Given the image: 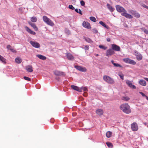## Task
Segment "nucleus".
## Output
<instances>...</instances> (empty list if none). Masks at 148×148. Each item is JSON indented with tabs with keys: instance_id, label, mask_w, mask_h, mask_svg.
I'll return each mask as SVG.
<instances>
[{
	"instance_id": "c9c22d12",
	"label": "nucleus",
	"mask_w": 148,
	"mask_h": 148,
	"mask_svg": "<svg viewBox=\"0 0 148 148\" xmlns=\"http://www.w3.org/2000/svg\"><path fill=\"white\" fill-rule=\"evenodd\" d=\"M99 47L100 48L103 49L104 50L106 49L107 48V47H106L105 46L102 45H100L99 46Z\"/></svg>"
},
{
	"instance_id": "f8f14e48",
	"label": "nucleus",
	"mask_w": 148,
	"mask_h": 148,
	"mask_svg": "<svg viewBox=\"0 0 148 148\" xmlns=\"http://www.w3.org/2000/svg\"><path fill=\"white\" fill-rule=\"evenodd\" d=\"M114 51L112 49H109L106 51V55L107 56H111L114 53Z\"/></svg>"
},
{
	"instance_id": "7ed1b4c3",
	"label": "nucleus",
	"mask_w": 148,
	"mask_h": 148,
	"mask_svg": "<svg viewBox=\"0 0 148 148\" xmlns=\"http://www.w3.org/2000/svg\"><path fill=\"white\" fill-rule=\"evenodd\" d=\"M43 21L47 24L51 26H53L54 24L52 21L45 16H43L42 17Z\"/></svg>"
},
{
	"instance_id": "0eeeda50",
	"label": "nucleus",
	"mask_w": 148,
	"mask_h": 148,
	"mask_svg": "<svg viewBox=\"0 0 148 148\" xmlns=\"http://www.w3.org/2000/svg\"><path fill=\"white\" fill-rule=\"evenodd\" d=\"M135 55L136 57V59L138 60H141L143 58L142 55L137 51H135Z\"/></svg>"
},
{
	"instance_id": "c756f323",
	"label": "nucleus",
	"mask_w": 148,
	"mask_h": 148,
	"mask_svg": "<svg viewBox=\"0 0 148 148\" xmlns=\"http://www.w3.org/2000/svg\"><path fill=\"white\" fill-rule=\"evenodd\" d=\"M130 99V98L127 96L123 97H122V99L125 101H128Z\"/></svg>"
},
{
	"instance_id": "39448f33",
	"label": "nucleus",
	"mask_w": 148,
	"mask_h": 148,
	"mask_svg": "<svg viewBox=\"0 0 148 148\" xmlns=\"http://www.w3.org/2000/svg\"><path fill=\"white\" fill-rule=\"evenodd\" d=\"M123 60L125 62L127 63L132 65H135L136 64V62L134 60H132L128 58H124Z\"/></svg>"
},
{
	"instance_id": "13d9d810",
	"label": "nucleus",
	"mask_w": 148,
	"mask_h": 148,
	"mask_svg": "<svg viewBox=\"0 0 148 148\" xmlns=\"http://www.w3.org/2000/svg\"><path fill=\"white\" fill-rule=\"evenodd\" d=\"M119 75L120 77V74H119Z\"/></svg>"
},
{
	"instance_id": "5fc2aeb1",
	"label": "nucleus",
	"mask_w": 148,
	"mask_h": 148,
	"mask_svg": "<svg viewBox=\"0 0 148 148\" xmlns=\"http://www.w3.org/2000/svg\"><path fill=\"white\" fill-rule=\"evenodd\" d=\"M144 79L148 82V78L147 77H144Z\"/></svg>"
},
{
	"instance_id": "f704fd0d",
	"label": "nucleus",
	"mask_w": 148,
	"mask_h": 148,
	"mask_svg": "<svg viewBox=\"0 0 148 148\" xmlns=\"http://www.w3.org/2000/svg\"><path fill=\"white\" fill-rule=\"evenodd\" d=\"M116 10L117 11L120 12V6L119 5H116Z\"/></svg>"
},
{
	"instance_id": "dca6fc26",
	"label": "nucleus",
	"mask_w": 148,
	"mask_h": 148,
	"mask_svg": "<svg viewBox=\"0 0 148 148\" xmlns=\"http://www.w3.org/2000/svg\"><path fill=\"white\" fill-rule=\"evenodd\" d=\"M96 113L99 116L102 115L103 113V110L101 109H97L96 111Z\"/></svg>"
},
{
	"instance_id": "4d7b16f0",
	"label": "nucleus",
	"mask_w": 148,
	"mask_h": 148,
	"mask_svg": "<svg viewBox=\"0 0 148 148\" xmlns=\"http://www.w3.org/2000/svg\"><path fill=\"white\" fill-rule=\"evenodd\" d=\"M95 55L96 56H99V55L97 54H95Z\"/></svg>"
},
{
	"instance_id": "8fccbe9b",
	"label": "nucleus",
	"mask_w": 148,
	"mask_h": 148,
	"mask_svg": "<svg viewBox=\"0 0 148 148\" xmlns=\"http://www.w3.org/2000/svg\"><path fill=\"white\" fill-rule=\"evenodd\" d=\"M86 41L88 42H90L91 41V40L89 38L86 39Z\"/></svg>"
},
{
	"instance_id": "4be33fe9",
	"label": "nucleus",
	"mask_w": 148,
	"mask_h": 148,
	"mask_svg": "<svg viewBox=\"0 0 148 148\" xmlns=\"http://www.w3.org/2000/svg\"><path fill=\"white\" fill-rule=\"evenodd\" d=\"M36 56L39 59L43 60H45L46 59V57L45 56L41 55L38 54Z\"/></svg>"
},
{
	"instance_id": "412c9836",
	"label": "nucleus",
	"mask_w": 148,
	"mask_h": 148,
	"mask_svg": "<svg viewBox=\"0 0 148 148\" xmlns=\"http://www.w3.org/2000/svg\"><path fill=\"white\" fill-rule=\"evenodd\" d=\"M139 83L140 85L143 86H145L147 84L146 81L143 79H141L140 80L139 82Z\"/></svg>"
},
{
	"instance_id": "7c9ffc66",
	"label": "nucleus",
	"mask_w": 148,
	"mask_h": 148,
	"mask_svg": "<svg viewBox=\"0 0 148 148\" xmlns=\"http://www.w3.org/2000/svg\"><path fill=\"white\" fill-rule=\"evenodd\" d=\"M75 10L77 13H79L81 15L82 14V11L80 9H78L76 8Z\"/></svg>"
},
{
	"instance_id": "ea45409f",
	"label": "nucleus",
	"mask_w": 148,
	"mask_h": 148,
	"mask_svg": "<svg viewBox=\"0 0 148 148\" xmlns=\"http://www.w3.org/2000/svg\"><path fill=\"white\" fill-rule=\"evenodd\" d=\"M80 4L81 5L84 6L85 5V3L84 1L83 0L81 1L80 2Z\"/></svg>"
},
{
	"instance_id": "e433bc0d",
	"label": "nucleus",
	"mask_w": 148,
	"mask_h": 148,
	"mask_svg": "<svg viewBox=\"0 0 148 148\" xmlns=\"http://www.w3.org/2000/svg\"><path fill=\"white\" fill-rule=\"evenodd\" d=\"M23 78L25 80H26L30 81L31 80L30 78L24 76L23 77Z\"/></svg>"
},
{
	"instance_id": "aec40b11",
	"label": "nucleus",
	"mask_w": 148,
	"mask_h": 148,
	"mask_svg": "<svg viewBox=\"0 0 148 148\" xmlns=\"http://www.w3.org/2000/svg\"><path fill=\"white\" fill-rule=\"evenodd\" d=\"M71 88L74 90H77L78 91L80 92L82 91L81 89L76 86L72 85L71 86Z\"/></svg>"
},
{
	"instance_id": "bb28decb",
	"label": "nucleus",
	"mask_w": 148,
	"mask_h": 148,
	"mask_svg": "<svg viewBox=\"0 0 148 148\" xmlns=\"http://www.w3.org/2000/svg\"><path fill=\"white\" fill-rule=\"evenodd\" d=\"M112 134V132L110 131H108L106 134V136L107 138H109L111 136Z\"/></svg>"
},
{
	"instance_id": "de8ad7c7",
	"label": "nucleus",
	"mask_w": 148,
	"mask_h": 148,
	"mask_svg": "<svg viewBox=\"0 0 148 148\" xmlns=\"http://www.w3.org/2000/svg\"><path fill=\"white\" fill-rule=\"evenodd\" d=\"M7 48L9 49L10 50V48H12L11 46L10 45H8L7 46Z\"/></svg>"
},
{
	"instance_id": "a18cd8bd",
	"label": "nucleus",
	"mask_w": 148,
	"mask_h": 148,
	"mask_svg": "<svg viewBox=\"0 0 148 148\" xmlns=\"http://www.w3.org/2000/svg\"><path fill=\"white\" fill-rule=\"evenodd\" d=\"M139 93L142 95V96L143 97H146V96H147L144 93L142 92H139Z\"/></svg>"
},
{
	"instance_id": "f03ea898",
	"label": "nucleus",
	"mask_w": 148,
	"mask_h": 148,
	"mask_svg": "<svg viewBox=\"0 0 148 148\" xmlns=\"http://www.w3.org/2000/svg\"><path fill=\"white\" fill-rule=\"evenodd\" d=\"M121 14L127 18H133L132 16L127 13L126 10L122 7H121Z\"/></svg>"
},
{
	"instance_id": "6e6552de",
	"label": "nucleus",
	"mask_w": 148,
	"mask_h": 148,
	"mask_svg": "<svg viewBox=\"0 0 148 148\" xmlns=\"http://www.w3.org/2000/svg\"><path fill=\"white\" fill-rule=\"evenodd\" d=\"M126 83L128 86L131 88L134 89L136 88L135 86L132 84L131 81L128 80H127L126 81Z\"/></svg>"
},
{
	"instance_id": "f257e3e1",
	"label": "nucleus",
	"mask_w": 148,
	"mask_h": 148,
	"mask_svg": "<svg viewBox=\"0 0 148 148\" xmlns=\"http://www.w3.org/2000/svg\"><path fill=\"white\" fill-rule=\"evenodd\" d=\"M121 110L125 113L129 114L131 113V110L130 106L127 103H124L121 105Z\"/></svg>"
},
{
	"instance_id": "473e14b6",
	"label": "nucleus",
	"mask_w": 148,
	"mask_h": 148,
	"mask_svg": "<svg viewBox=\"0 0 148 148\" xmlns=\"http://www.w3.org/2000/svg\"><path fill=\"white\" fill-rule=\"evenodd\" d=\"M134 14L133 15L135 17L138 18L140 17V15L138 13L136 12V11L134 12Z\"/></svg>"
},
{
	"instance_id": "9d476101",
	"label": "nucleus",
	"mask_w": 148,
	"mask_h": 148,
	"mask_svg": "<svg viewBox=\"0 0 148 148\" xmlns=\"http://www.w3.org/2000/svg\"><path fill=\"white\" fill-rule=\"evenodd\" d=\"M30 43L33 47L35 48H38L40 47V45L37 42L33 41H31Z\"/></svg>"
},
{
	"instance_id": "37998d69",
	"label": "nucleus",
	"mask_w": 148,
	"mask_h": 148,
	"mask_svg": "<svg viewBox=\"0 0 148 148\" xmlns=\"http://www.w3.org/2000/svg\"><path fill=\"white\" fill-rule=\"evenodd\" d=\"M93 32L95 34H96L98 32V31L97 29H92Z\"/></svg>"
},
{
	"instance_id": "a19ab883",
	"label": "nucleus",
	"mask_w": 148,
	"mask_h": 148,
	"mask_svg": "<svg viewBox=\"0 0 148 148\" xmlns=\"http://www.w3.org/2000/svg\"><path fill=\"white\" fill-rule=\"evenodd\" d=\"M84 49L85 50H88L89 49V47L87 45H85L84 46Z\"/></svg>"
},
{
	"instance_id": "9b49d317",
	"label": "nucleus",
	"mask_w": 148,
	"mask_h": 148,
	"mask_svg": "<svg viewBox=\"0 0 148 148\" xmlns=\"http://www.w3.org/2000/svg\"><path fill=\"white\" fill-rule=\"evenodd\" d=\"M75 67L78 70L82 72H86V69L85 68L80 66H75Z\"/></svg>"
},
{
	"instance_id": "cd10ccee",
	"label": "nucleus",
	"mask_w": 148,
	"mask_h": 148,
	"mask_svg": "<svg viewBox=\"0 0 148 148\" xmlns=\"http://www.w3.org/2000/svg\"><path fill=\"white\" fill-rule=\"evenodd\" d=\"M30 20L32 22H36L37 20V18L35 16H33L31 18Z\"/></svg>"
},
{
	"instance_id": "a878e982",
	"label": "nucleus",
	"mask_w": 148,
	"mask_h": 148,
	"mask_svg": "<svg viewBox=\"0 0 148 148\" xmlns=\"http://www.w3.org/2000/svg\"><path fill=\"white\" fill-rule=\"evenodd\" d=\"M0 60L4 63H6V59L2 56L0 55Z\"/></svg>"
},
{
	"instance_id": "ddd939ff",
	"label": "nucleus",
	"mask_w": 148,
	"mask_h": 148,
	"mask_svg": "<svg viewBox=\"0 0 148 148\" xmlns=\"http://www.w3.org/2000/svg\"><path fill=\"white\" fill-rule=\"evenodd\" d=\"M83 26L86 28H90V24L88 22L84 21L82 23Z\"/></svg>"
},
{
	"instance_id": "a211bd4d",
	"label": "nucleus",
	"mask_w": 148,
	"mask_h": 148,
	"mask_svg": "<svg viewBox=\"0 0 148 148\" xmlns=\"http://www.w3.org/2000/svg\"><path fill=\"white\" fill-rule=\"evenodd\" d=\"M33 68L32 66L30 65H28L26 66L25 67L26 70L29 72H32L33 71Z\"/></svg>"
},
{
	"instance_id": "3c124183",
	"label": "nucleus",
	"mask_w": 148,
	"mask_h": 148,
	"mask_svg": "<svg viewBox=\"0 0 148 148\" xmlns=\"http://www.w3.org/2000/svg\"><path fill=\"white\" fill-rule=\"evenodd\" d=\"M124 75L123 74H121V79H124Z\"/></svg>"
},
{
	"instance_id": "4c0bfd02",
	"label": "nucleus",
	"mask_w": 148,
	"mask_h": 148,
	"mask_svg": "<svg viewBox=\"0 0 148 148\" xmlns=\"http://www.w3.org/2000/svg\"><path fill=\"white\" fill-rule=\"evenodd\" d=\"M69 9L72 10H74L75 9L74 7H73V6L72 5H69Z\"/></svg>"
},
{
	"instance_id": "2eb2a0df",
	"label": "nucleus",
	"mask_w": 148,
	"mask_h": 148,
	"mask_svg": "<svg viewBox=\"0 0 148 148\" xmlns=\"http://www.w3.org/2000/svg\"><path fill=\"white\" fill-rule=\"evenodd\" d=\"M28 23L33 28L35 31H37L38 30V28L35 24L32 23L30 21H28Z\"/></svg>"
},
{
	"instance_id": "20e7f679",
	"label": "nucleus",
	"mask_w": 148,
	"mask_h": 148,
	"mask_svg": "<svg viewBox=\"0 0 148 148\" xmlns=\"http://www.w3.org/2000/svg\"><path fill=\"white\" fill-rule=\"evenodd\" d=\"M103 79L105 81L109 84H112L114 83L113 79L109 76L107 75L104 76Z\"/></svg>"
},
{
	"instance_id": "5701e85b",
	"label": "nucleus",
	"mask_w": 148,
	"mask_h": 148,
	"mask_svg": "<svg viewBox=\"0 0 148 148\" xmlns=\"http://www.w3.org/2000/svg\"><path fill=\"white\" fill-rule=\"evenodd\" d=\"M15 61V62L17 64H20L22 62L21 58L19 57H18L16 58Z\"/></svg>"
},
{
	"instance_id": "09e8293b",
	"label": "nucleus",
	"mask_w": 148,
	"mask_h": 148,
	"mask_svg": "<svg viewBox=\"0 0 148 148\" xmlns=\"http://www.w3.org/2000/svg\"><path fill=\"white\" fill-rule=\"evenodd\" d=\"M143 6L145 8H146V9H148V6H147L146 5H145V4H143Z\"/></svg>"
},
{
	"instance_id": "c85d7f7f",
	"label": "nucleus",
	"mask_w": 148,
	"mask_h": 148,
	"mask_svg": "<svg viewBox=\"0 0 148 148\" xmlns=\"http://www.w3.org/2000/svg\"><path fill=\"white\" fill-rule=\"evenodd\" d=\"M106 144L109 148H111L113 147V145H112V144L110 142H107L106 143Z\"/></svg>"
},
{
	"instance_id": "603ef678",
	"label": "nucleus",
	"mask_w": 148,
	"mask_h": 148,
	"mask_svg": "<svg viewBox=\"0 0 148 148\" xmlns=\"http://www.w3.org/2000/svg\"><path fill=\"white\" fill-rule=\"evenodd\" d=\"M83 95L85 97H87V93L86 92H85L84 94H83Z\"/></svg>"
},
{
	"instance_id": "c03bdc74",
	"label": "nucleus",
	"mask_w": 148,
	"mask_h": 148,
	"mask_svg": "<svg viewBox=\"0 0 148 148\" xmlns=\"http://www.w3.org/2000/svg\"><path fill=\"white\" fill-rule=\"evenodd\" d=\"M10 50L13 53H16V51L15 50H14V49H13L12 48H10Z\"/></svg>"
},
{
	"instance_id": "6ab92c4d",
	"label": "nucleus",
	"mask_w": 148,
	"mask_h": 148,
	"mask_svg": "<svg viewBox=\"0 0 148 148\" xmlns=\"http://www.w3.org/2000/svg\"><path fill=\"white\" fill-rule=\"evenodd\" d=\"M66 56L67 59L69 60H73L74 59V57L70 53H67Z\"/></svg>"
},
{
	"instance_id": "72a5a7b5",
	"label": "nucleus",
	"mask_w": 148,
	"mask_h": 148,
	"mask_svg": "<svg viewBox=\"0 0 148 148\" xmlns=\"http://www.w3.org/2000/svg\"><path fill=\"white\" fill-rule=\"evenodd\" d=\"M90 20L94 22H96L97 21L96 19L93 16H91L90 17Z\"/></svg>"
},
{
	"instance_id": "49530a36",
	"label": "nucleus",
	"mask_w": 148,
	"mask_h": 148,
	"mask_svg": "<svg viewBox=\"0 0 148 148\" xmlns=\"http://www.w3.org/2000/svg\"><path fill=\"white\" fill-rule=\"evenodd\" d=\"M144 32L146 34H148V30L146 29H144Z\"/></svg>"
},
{
	"instance_id": "4468645a",
	"label": "nucleus",
	"mask_w": 148,
	"mask_h": 148,
	"mask_svg": "<svg viewBox=\"0 0 148 148\" xmlns=\"http://www.w3.org/2000/svg\"><path fill=\"white\" fill-rule=\"evenodd\" d=\"M112 49L113 51H118L120 50V47L115 44H112Z\"/></svg>"
},
{
	"instance_id": "2f4dec72",
	"label": "nucleus",
	"mask_w": 148,
	"mask_h": 148,
	"mask_svg": "<svg viewBox=\"0 0 148 148\" xmlns=\"http://www.w3.org/2000/svg\"><path fill=\"white\" fill-rule=\"evenodd\" d=\"M111 62L115 66H116V67H120V65L119 64H116V63H114V61L113 60H112Z\"/></svg>"
},
{
	"instance_id": "79ce46f5",
	"label": "nucleus",
	"mask_w": 148,
	"mask_h": 148,
	"mask_svg": "<svg viewBox=\"0 0 148 148\" xmlns=\"http://www.w3.org/2000/svg\"><path fill=\"white\" fill-rule=\"evenodd\" d=\"M135 12V11L132 10H131L129 11V12L131 14L133 15L134 14V13Z\"/></svg>"
},
{
	"instance_id": "b1692460",
	"label": "nucleus",
	"mask_w": 148,
	"mask_h": 148,
	"mask_svg": "<svg viewBox=\"0 0 148 148\" xmlns=\"http://www.w3.org/2000/svg\"><path fill=\"white\" fill-rule=\"evenodd\" d=\"M107 6L108 9L111 11L113 12L114 11V8L112 6L109 4L107 3Z\"/></svg>"
},
{
	"instance_id": "423d86ee",
	"label": "nucleus",
	"mask_w": 148,
	"mask_h": 148,
	"mask_svg": "<svg viewBox=\"0 0 148 148\" xmlns=\"http://www.w3.org/2000/svg\"><path fill=\"white\" fill-rule=\"evenodd\" d=\"M131 127L133 131H136L138 129V125L136 122H134L131 124Z\"/></svg>"
},
{
	"instance_id": "393cba45",
	"label": "nucleus",
	"mask_w": 148,
	"mask_h": 148,
	"mask_svg": "<svg viewBox=\"0 0 148 148\" xmlns=\"http://www.w3.org/2000/svg\"><path fill=\"white\" fill-rule=\"evenodd\" d=\"M99 23L101 25L104 27L106 28L107 29H108V27L107 25H106V24L103 22L101 21H100L99 22Z\"/></svg>"
},
{
	"instance_id": "58836bf2",
	"label": "nucleus",
	"mask_w": 148,
	"mask_h": 148,
	"mask_svg": "<svg viewBox=\"0 0 148 148\" xmlns=\"http://www.w3.org/2000/svg\"><path fill=\"white\" fill-rule=\"evenodd\" d=\"M81 89V90H83V91H88V89L87 88L85 87H82Z\"/></svg>"
},
{
	"instance_id": "6e6d98bb",
	"label": "nucleus",
	"mask_w": 148,
	"mask_h": 148,
	"mask_svg": "<svg viewBox=\"0 0 148 148\" xmlns=\"http://www.w3.org/2000/svg\"><path fill=\"white\" fill-rule=\"evenodd\" d=\"M146 99L148 101V97L147 96H146Z\"/></svg>"
},
{
	"instance_id": "f3484780",
	"label": "nucleus",
	"mask_w": 148,
	"mask_h": 148,
	"mask_svg": "<svg viewBox=\"0 0 148 148\" xmlns=\"http://www.w3.org/2000/svg\"><path fill=\"white\" fill-rule=\"evenodd\" d=\"M25 28L26 30L29 34L33 35L36 34V33L34 32L32 30L27 27L25 26Z\"/></svg>"
},
{
	"instance_id": "1a4fd4ad",
	"label": "nucleus",
	"mask_w": 148,
	"mask_h": 148,
	"mask_svg": "<svg viewBox=\"0 0 148 148\" xmlns=\"http://www.w3.org/2000/svg\"><path fill=\"white\" fill-rule=\"evenodd\" d=\"M54 73L55 75L57 76H65V75L64 73L58 70H55L54 71Z\"/></svg>"
},
{
	"instance_id": "864d4df0",
	"label": "nucleus",
	"mask_w": 148,
	"mask_h": 148,
	"mask_svg": "<svg viewBox=\"0 0 148 148\" xmlns=\"http://www.w3.org/2000/svg\"><path fill=\"white\" fill-rule=\"evenodd\" d=\"M107 40L108 42H109L110 41V38H108L107 39Z\"/></svg>"
}]
</instances>
